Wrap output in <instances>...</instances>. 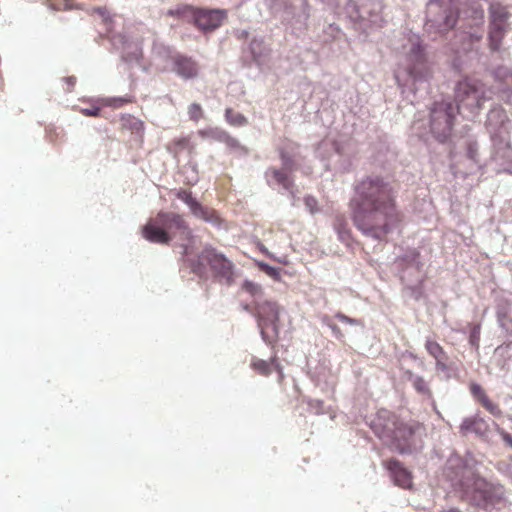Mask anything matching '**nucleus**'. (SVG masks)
Returning a JSON list of instances; mask_svg holds the SVG:
<instances>
[{"label": "nucleus", "instance_id": "1", "mask_svg": "<svg viewBox=\"0 0 512 512\" xmlns=\"http://www.w3.org/2000/svg\"><path fill=\"white\" fill-rule=\"evenodd\" d=\"M349 202L354 225L363 235L382 241L401 221L394 186L379 175L364 176L354 184Z\"/></svg>", "mask_w": 512, "mask_h": 512}, {"label": "nucleus", "instance_id": "2", "mask_svg": "<svg viewBox=\"0 0 512 512\" xmlns=\"http://www.w3.org/2000/svg\"><path fill=\"white\" fill-rule=\"evenodd\" d=\"M405 54V62L403 68L395 72V79L399 87L408 88L415 93L416 86H424L433 77L434 69L432 62L429 61L425 48L416 35H412L407 39V43L403 45Z\"/></svg>", "mask_w": 512, "mask_h": 512}, {"label": "nucleus", "instance_id": "3", "mask_svg": "<svg viewBox=\"0 0 512 512\" xmlns=\"http://www.w3.org/2000/svg\"><path fill=\"white\" fill-rule=\"evenodd\" d=\"M458 485L462 500L482 509L499 503L504 496L502 485L487 481L469 468L464 469Z\"/></svg>", "mask_w": 512, "mask_h": 512}, {"label": "nucleus", "instance_id": "4", "mask_svg": "<svg viewBox=\"0 0 512 512\" xmlns=\"http://www.w3.org/2000/svg\"><path fill=\"white\" fill-rule=\"evenodd\" d=\"M142 233L147 241L165 245L169 244L174 237L186 240L192 234L182 215L163 211L147 222Z\"/></svg>", "mask_w": 512, "mask_h": 512}, {"label": "nucleus", "instance_id": "5", "mask_svg": "<svg viewBox=\"0 0 512 512\" xmlns=\"http://www.w3.org/2000/svg\"><path fill=\"white\" fill-rule=\"evenodd\" d=\"M459 0H429L426 5L425 30L429 34H446L459 18Z\"/></svg>", "mask_w": 512, "mask_h": 512}, {"label": "nucleus", "instance_id": "6", "mask_svg": "<svg viewBox=\"0 0 512 512\" xmlns=\"http://www.w3.org/2000/svg\"><path fill=\"white\" fill-rule=\"evenodd\" d=\"M455 110L464 118L474 117L486 100L491 99V92L484 89L479 81L465 78L457 82L455 88Z\"/></svg>", "mask_w": 512, "mask_h": 512}, {"label": "nucleus", "instance_id": "7", "mask_svg": "<svg viewBox=\"0 0 512 512\" xmlns=\"http://www.w3.org/2000/svg\"><path fill=\"white\" fill-rule=\"evenodd\" d=\"M374 427H376V435L398 453L412 454L415 451L416 448L413 443L415 429L413 426L402 422L394 425L391 421H388L387 424L376 422Z\"/></svg>", "mask_w": 512, "mask_h": 512}, {"label": "nucleus", "instance_id": "8", "mask_svg": "<svg viewBox=\"0 0 512 512\" xmlns=\"http://www.w3.org/2000/svg\"><path fill=\"white\" fill-rule=\"evenodd\" d=\"M456 113L449 100L435 102L430 108L429 131L439 142H445L450 137Z\"/></svg>", "mask_w": 512, "mask_h": 512}, {"label": "nucleus", "instance_id": "9", "mask_svg": "<svg viewBox=\"0 0 512 512\" xmlns=\"http://www.w3.org/2000/svg\"><path fill=\"white\" fill-rule=\"evenodd\" d=\"M348 10L357 28L365 34L381 26V4L376 0H349Z\"/></svg>", "mask_w": 512, "mask_h": 512}, {"label": "nucleus", "instance_id": "10", "mask_svg": "<svg viewBox=\"0 0 512 512\" xmlns=\"http://www.w3.org/2000/svg\"><path fill=\"white\" fill-rule=\"evenodd\" d=\"M512 14L507 7L499 2H492L489 7V47L492 51H499L502 40L510 30Z\"/></svg>", "mask_w": 512, "mask_h": 512}, {"label": "nucleus", "instance_id": "11", "mask_svg": "<svg viewBox=\"0 0 512 512\" xmlns=\"http://www.w3.org/2000/svg\"><path fill=\"white\" fill-rule=\"evenodd\" d=\"M282 311L283 308L272 301L266 300L257 303L255 316L257 318L258 327L260 328L261 337L266 343H269L270 341L264 330V326H272L275 336H278L280 328L279 317Z\"/></svg>", "mask_w": 512, "mask_h": 512}, {"label": "nucleus", "instance_id": "12", "mask_svg": "<svg viewBox=\"0 0 512 512\" xmlns=\"http://www.w3.org/2000/svg\"><path fill=\"white\" fill-rule=\"evenodd\" d=\"M405 268L403 269L401 280L406 283L408 289L412 291V296L419 299L421 295L420 284L423 282L422 267L419 261V254L415 251L407 254L403 258Z\"/></svg>", "mask_w": 512, "mask_h": 512}, {"label": "nucleus", "instance_id": "13", "mask_svg": "<svg viewBox=\"0 0 512 512\" xmlns=\"http://www.w3.org/2000/svg\"><path fill=\"white\" fill-rule=\"evenodd\" d=\"M206 262L216 276L224 279L227 284L233 281V263L224 254L212 247H206L199 255V263Z\"/></svg>", "mask_w": 512, "mask_h": 512}, {"label": "nucleus", "instance_id": "14", "mask_svg": "<svg viewBox=\"0 0 512 512\" xmlns=\"http://www.w3.org/2000/svg\"><path fill=\"white\" fill-rule=\"evenodd\" d=\"M459 433L463 437L474 434L476 437L487 443L495 441V428L490 426L478 415L466 417L459 426Z\"/></svg>", "mask_w": 512, "mask_h": 512}, {"label": "nucleus", "instance_id": "15", "mask_svg": "<svg viewBox=\"0 0 512 512\" xmlns=\"http://www.w3.org/2000/svg\"><path fill=\"white\" fill-rule=\"evenodd\" d=\"M227 18V11L220 8H196L193 22L202 31H213L219 28Z\"/></svg>", "mask_w": 512, "mask_h": 512}, {"label": "nucleus", "instance_id": "16", "mask_svg": "<svg viewBox=\"0 0 512 512\" xmlns=\"http://www.w3.org/2000/svg\"><path fill=\"white\" fill-rule=\"evenodd\" d=\"M176 197L183 201L189 207L191 213L197 218L203 219L204 221L212 224L218 223L219 217L217 214L213 210L202 206L194 197H192L189 191L178 190L176 192Z\"/></svg>", "mask_w": 512, "mask_h": 512}, {"label": "nucleus", "instance_id": "17", "mask_svg": "<svg viewBox=\"0 0 512 512\" xmlns=\"http://www.w3.org/2000/svg\"><path fill=\"white\" fill-rule=\"evenodd\" d=\"M493 75L498 83L499 97L512 105V71L508 67L499 66L493 71Z\"/></svg>", "mask_w": 512, "mask_h": 512}, {"label": "nucleus", "instance_id": "18", "mask_svg": "<svg viewBox=\"0 0 512 512\" xmlns=\"http://www.w3.org/2000/svg\"><path fill=\"white\" fill-rule=\"evenodd\" d=\"M163 70L175 72L183 79L195 78L198 74V66L190 57H186L178 53L174 56V62L171 66H164Z\"/></svg>", "mask_w": 512, "mask_h": 512}, {"label": "nucleus", "instance_id": "19", "mask_svg": "<svg viewBox=\"0 0 512 512\" xmlns=\"http://www.w3.org/2000/svg\"><path fill=\"white\" fill-rule=\"evenodd\" d=\"M386 467L390 471L391 477L396 485L402 488H409L411 486V474L398 460L391 459L387 461Z\"/></svg>", "mask_w": 512, "mask_h": 512}, {"label": "nucleus", "instance_id": "20", "mask_svg": "<svg viewBox=\"0 0 512 512\" xmlns=\"http://www.w3.org/2000/svg\"><path fill=\"white\" fill-rule=\"evenodd\" d=\"M495 365L504 373L512 366V341L499 345L493 355Z\"/></svg>", "mask_w": 512, "mask_h": 512}, {"label": "nucleus", "instance_id": "21", "mask_svg": "<svg viewBox=\"0 0 512 512\" xmlns=\"http://www.w3.org/2000/svg\"><path fill=\"white\" fill-rule=\"evenodd\" d=\"M401 371L403 379L411 383L412 387L418 394L429 399L432 398V391L429 383L424 379V377L415 374L410 369L401 368Z\"/></svg>", "mask_w": 512, "mask_h": 512}, {"label": "nucleus", "instance_id": "22", "mask_svg": "<svg viewBox=\"0 0 512 512\" xmlns=\"http://www.w3.org/2000/svg\"><path fill=\"white\" fill-rule=\"evenodd\" d=\"M269 173H271L272 178L275 180V182L278 185L282 186V188L291 195L294 205L297 199V189L294 184V181L289 177V175L286 172L279 169L271 168L266 172L267 175Z\"/></svg>", "mask_w": 512, "mask_h": 512}, {"label": "nucleus", "instance_id": "23", "mask_svg": "<svg viewBox=\"0 0 512 512\" xmlns=\"http://www.w3.org/2000/svg\"><path fill=\"white\" fill-rule=\"evenodd\" d=\"M473 40H479V37L474 34H469L464 31H456L454 39L451 41V49L455 53L466 52L471 48Z\"/></svg>", "mask_w": 512, "mask_h": 512}, {"label": "nucleus", "instance_id": "24", "mask_svg": "<svg viewBox=\"0 0 512 512\" xmlns=\"http://www.w3.org/2000/svg\"><path fill=\"white\" fill-rule=\"evenodd\" d=\"M201 135L203 137L225 143L230 148L240 147V144L237 139L231 137L226 131L220 128H210L208 130L202 131Z\"/></svg>", "mask_w": 512, "mask_h": 512}, {"label": "nucleus", "instance_id": "25", "mask_svg": "<svg viewBox=\"0 0 512 512\" xmlns=\"http://www.w3.org/2000/svg\"><path fill=\"white\" fill-rule=\"evenodd\" d=\"M249 49L253 60L257 64L264 62L270 53V48L262 37H254L249 45Z\"/></svg>", "mask_w": 512, "mask_h": 512}, {"label": "nucleus", "instance_id": "26", "mask_svg": "<svg viewBox=\"0 0 512 512\" xmlns=\"http://www.w3.org/2000/svg\"><path fill=\"white\" fill-rule=\"evenodd\" d=\"M152 52L157 59L165 63V66H171L174 62V56L178 55L172 48L159 42H154Z\"/></svg>", "mask_w": 512, "mask_h": 512}, {"label": "nucleus", "instance_id": "27", "mask_svg": "<svg viewBox=\"0 0 512 512\" xmlns=\"http://www.w3.org/2000/svg\"><path fill=\"white\" fill-rule=\"evenodd\" d=\"M326 151H333L337 154H342V146L336 140L325 139L319 143L316 152L319 157L326 159L329 157V155L326 154Z\"/></svg>", "mask_w": 512, "mask_h": 512}, {"label": "nucleus", "instance_id": "28", "mask_svg": "<svg viewBox=\"0 0 512 512\" xmlns=\"http://www.w3.org/2000/svg\"><path fill=\"white\" fill-rule=\"evenodd\" d=\"M425 349L429 353V355L435 359V361L439 359H448L447 354L436 341H433L428 338L425 341Z\"/></svg>", "mask_w": 512, "mask_h": 512}, {"label": "nucleus", "instance_id": "29", "mask_svg": "<svg viewBox=\"0 0 512 512\" xmlns=\"http://www.w3.org/2000/svg\"><path fill=\"white\" fill-rule=\"evenodd\" d=\"M388 421H391L394 425H398L399 424V422L397 421L395 415L392 414L390 411H388V410H380L377 413L376 418L371 422V428L376 433V427H374L376 422H380L382 424H387Z\"/></svg>", "mask_w": 512, "mask_h": 512}, {"label": "nucleus", "instance_id": "30", "mask_svg": "<svg viewBox=\"0 0 512 512\" xmlns=\"http://www.w3.org/2000/svg\"><path fill=\"white\" fill-rule=\"evenodd\" d=\"M447 359H439L435 362V371L437 375L444 380H449L453 371L452 368L446 363Z\"/></svg>", "mask_w": 512, "mask_h": 512}, {"label": "nucleus", "instance_id": "31", "mask_svg": "<svg viewBox=\"0 0 512 512\" xmlns=\"http://www.w3.org/2000/svg\"><path fill=\"white\" fill-rule=\"evenodd\" d=\"M196 8L188 5H182L177 7L176 9H170L168 14L171 16H178L185 19L193 20V14L195 13Z\"/></svg>", "mask_w": 512, "mask_h": 512}, {"label": "nucleus", "instance_id": "32", "mask_svg": "<svg viewBox=\"0 0 512 512\" xmlns=\"http://www.w3.org/2000/svg\"><path fill=\"white\" fill-rule=\"evenodd\" d=\"M226 120L234 126H244L247 124V119L244 115L238 112H234L231 108H227L225 111Z\"/></svg>", "mask_w": 512, "mask_h": 512}, {"label": "nucleus", "instance_id": "33", "mask_svg": "<svg viewBox=\"0 0 512 512\" xmlns=\"http://www.w3.org/2000/svg\"><path fill=\"white\" fill-rule=\"evenodd\" d=\"M142 58V49L137 44L134 46L132 51H124L122 54V60L126 63H138Z\"/></svg>", "mask_w": 512, "mask_h": 512}, {"label": "nucleus", "instance_id": "34", "mask_svg": "<svg viewBox=\"0 0 512 512\" xmlns=\"http://www.w3.org/2000/svg\"><path fill=\"white\" fill-rule=\"evenodd\" d=\"M481 405L490 413L492 414L493 416H501L502 414V411L501 409L499 408L498 404L494 403L493 401H491L488 396H486L485 398H483L481 401H480Z\"/></svg>", "mask_w": 512, "mask_h": 512}, {"label": "nucleus", "instance_id": "35", "mask_svg": "<svg viewBox=\"0 0 512 512\" xmlns=\"http://www.w3.org/2000/svg\"><path fill=\"white\" fill-rule=\"evenodd\" d=\"M334 227L342 240H346L349 238V231L346 229V223L342 217L336 218Z\"/></svg>", "mask_w": 512, "mask_h": 512}, {"label": "nucleus", "instance_id": "36", "mask_svg": "<svg viewBox=\"0 0 512 512\" xmlns=\"http://www.w3.org/2000/svg\"><path fill=\"white\" fill-rule=\"evenodd\" d=\"M258 267L261 271L266 273L268 276H270L273 279H279L280 278V270L276 267L270 266L269 264L265 262H258Z\"/></svg>", "mask_w": 512, "mask_h": 512}, {"label": "nucleus", "instance_id": "37", "mask_svg": "<svg viewBox=\"0 0 512 512\" xmlns=\"http://www.w3.org/2000/svg\"><path fill=\"white\" fill-rule=\"evenodd\" d=\"M480 325H474L470 331L469 335V343L472 347H474L476 350L479 348V342H480Z\"/></svg>", "mask_w": 512, "mask_h": 512}, {"label": "nucleus", "instance_id": "38", "mask_svg": "<svg viewBox=\"0 0 512 512\" xmlns=\"http://www.w3.org/2000/svg\"><path fill=\"white\" fill-rule=\"evenodd\" d=\"M253 368L263 375H268L271 372L270 363L265 360H257L252 364Z\"/></svg>", "mask_w": 512, "mask_h": 512}, {"label": "nucleus", "instance_id": "39", "mask_svg": "<svg viewBox=\"0 0 512 512\" xmlns=\"http://www.w3.org/2000/svg\"><path fill=\"white\" fill-rule=\"evenodd\" d=\"M188 114L191 120L198 121L202 117V108L197 103H192L189 106Z\"/></svg>", "mask_w": 512, "mask_h": 512}, {"label": "nucleus", "instance_id": "40", "mask_svg": "<svg viewBox=\"0 0 512 512\" xmlns=\"http://www.w3.org/2000/svg\"><path fill=\"white\" fill-rule=\"evenodd\" d=\"M495 428V435L498 434L507 446L512 448V435L501 429L496 423L493 422Z\"/></svg>", "mask_w": 512, "mask_h": 512}, {"label": "nucleus", "instance_id": "41", "mask_svg": "<svg viewBox=\"0 0 512 512\" xmlns=\"http://www.w3.org/2000/svg\"><path fill=\"white\" fill-rule=\"evenodd\" d=\"M471 394L474 396V398H476L479 402L485 398L487 395L486 393L484 392L483 388L479 385V384H472L471 385Z\"/></svg>", "mask_w": 512, "mask_h": 512}, {"label": "nucleus", "instance_id": "42", "mask_svg": "<svg viewBox=\"0 0 512 512\" xmlns=\"http://www.w3.org/2000/svg\"><path fill=\"white\" fill-rule=\"evenodd\" d=\"M467 156L477 162L478 144L476 142H469L467 145Z\"/></svg>", "mask_w": 512, "mask_h": 512}, {"label": "nucleus", "instance_id": "43", "mask_svg": "<svg viewBox=\"0 0 512 512\" xmlns=\"http://www.w3.org/2000/svg\"><path fill=\"white\" fill-rule=\"evenodd\" d=\"M304 203L306 208L310 211V213L314 214L318 211L317 200L313 196H306L304 199Z\"/></svg>", "mask_w": 512, "mask_h": 512}, {"label": "nucleus", "instance_id": "44", "mask_svg": "<svg viewBox=\"0 0 512 512\" xmlns=\"http://www.w3.org/2000/svg\"><path fill=\"white\" fill-rule=\"evenodd\" d=\"M494 118H497L500 122H503L506 115L502 109H492L488 114V121L491 122Z\"/></svg>", "mask_w": 512, "mask_h": 512}, {"label": "nucleus", "instance_id": "45", "mask_svg": "<svg viewBox=\"0 0 512 512\" xmlns=\"http://www.w3.org/2000/svg\"><path fill=\"white\" fill-rule=\"evenodd\" d=\"M335 318H337L340 322L345 323V324H350V325H357V324H359V321L357 319L350 318V317H348L345 314L340 313V312L335 315Z\"/></svg>", "mask_w": 512, "mask_h": 512}, {"label": "nucleus", "instance_id": "46", "mask_svg": "<svg viewBox=\"0 0 512 512\" xmlns=\"http://www.w3.org/2000/svg\"><path fill=\"white\" fill-rule=\"evenodd\" d=\"M281 160H282V164H283L284 169L292 170L293 160H292V158L289 155H287L284 152H281Z\"/></svg>", "mask_w": 512, "mask_h": 512}, {"label": "nucleus", "instance_id": "47", "mask_svg": "<svg viewBox=\"0 0 512 512\" xmlns=\"http://www.w3.org/2000/svg\"><path fill=\"white\" fill-rule=\"evenodd\" d=\"M244 287L247 291H249L251 294L256 295L261 291V287L255 283L246 281L244 284Z\"/></svg>", "mask_w": 512, "mask_h": 512}, {"label": "nucleus", "instance_id": "48", "mask_svg": "<svg viewBox=\"0 0 512 512\" xmlns=\"http://www.w3.org/2000/svg\"><path fill=\"white\" fill-rule=\"evenodd\" d=\"M81 112L85 116H98L100 113V108L98 106H93L91 108L82 109Z\"/></svg>", "mask_w": 512, "mask_h": 512}, {"label": "nucleus", "instance_id": "49", "mask_svg": "<svg viewBox=\"0 0 512 512\" xmlns=\"http://www.w3.org/2000/svg\"><path fill=\"white\" fill-rule=\"evenodd\" d=\"M483 9L481 7L480 4H477L475 7H474V14H475V18H480L482 19L483 18Z\"/></svg>", "mask_w": 512, "mask_h": 512}, {"label": "nucleus", "instance_id": "50", "mask_svg": "<svg viewBox=\"0 0 512 512\" xmlns=\"http://www.w3.org/2000/svg\"><path fill=\"white\" fill-rule=\"evenodd\" d=\"M236 36L238 39H246L249 37V32L247 30H237Z\"/></svg>", "mask_w": 512, "mask_h": 512}, {"label": "nucleus", "instance_id": "51", "mask_svg": "<svg viewBox=\"0 0 512 512\" xmlns=\"http://www.w3.org/2000/svg\"><path fill=\"white\" fill-rule=\"evenodd\" d=\"M424 125V123L421 120H416L413 123V129L418 131L421 129V127Z\"/></svg>", "mask_w": 512, "mask_h": 512}, {"label": "nucleus", "instance_id": "52", "mask_svg": "<svg viewBox=\"0 0 512 512\" xmlns=\"http://www.w3.org/2000/svg\"><path fill=\"white\" fill-rule=\"evenodd\" d=\"M329 327L332 329L333 333L336 335V336H341V332H340V329L337 325L335 324H331L329 325Z\"/></svg>", "mask_w": 512, "mask_h": 512}, {"label": "nucleus", "instance_id": "53", "mask_svg": "<svg viewBox=\"0 0 512 512\" xmlns=\"http://www.w3.org/2000/svg\"><path fill=\"white\" fill-rule=\"evenodd\" d=\"M65 81L68 83L69 86H74V84L76 82V77H74V76L67 77V78H65Z\"/></svg>", "mask_w": 512, "mask_h": 512}, {"label": "nucleus", "instance_id": "54", "mask_svg": "<svg viewBox=\"0 0 512 512\" xmlns=\"http://www.w3.org/2000/svg\"><path fill=\"white\" fill-rule=\"evenodd\" d=\"M402 357H403V358H406V357H407V358L414 359V360L416 359V356H415L413 353L408 352V351H406L405 353H403V354H402Z\"/></svg>", "mask_w": 512, "mask_h": 512}, {"label": "nucleus", "instance_id": "55", "mask_svg": "<svg viewBox=\"0 0 512 512\" xmlns=\"http://www.w3.org/2000/svg\"><path fill=\"white\" fill-rule=\"evenodd\" d=\"M443 512H462V511L458 508H451V509H449L447 511H443Z\"/></svg>", "mask_w": 512, "mask_h": 512}, {"label": "nucleus", "instance_id": "56", "mask_svg": "<svg viewBox=\"0 0 512 512\" xmlns=\"http://www.w3.org/2000/svg\"><path fill=\"white\" fill-rule=\"evenodd\" d=\"M260 249H261V251H263V252H265L266 254L270 255V254H269V252H268V250H267L263 245H261Z\"/></svg>", "mask_w": 512, "mask_h": 512}, {"label": "nucleus", "instance_id": "57", "mask_svg": "<svg viewBox=\"0 0 512 512\" xmlns=\"http://www.w3.org/2000/svg\"><path fill=\"white\" fill-rule=\"evenodd\" d=\"M243 308H244V310H246V311H250L249 305H244V306H243Z\"/></svg>", "mask_w": 512, "mask_h": 512}]
</instances>
